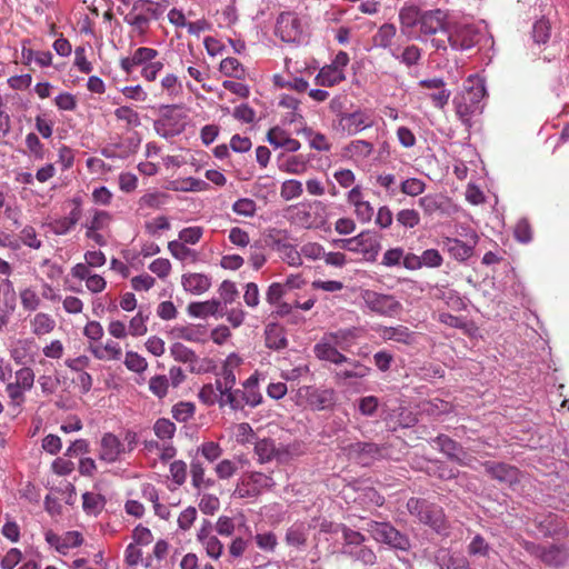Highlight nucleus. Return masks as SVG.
I'll use <instances>...</instances> for the list:
<instances>
[{
  "label": "nucleus",
  "instance_id": "f257e3e1",
  "mask_svg": "<svg viewBox=\"0 0 569 569\" xmlns=\"http://www.w3.org/2000/svg\"><path fill=\"white\" fill-rule=\"evenodd\" d=\"M485 94L483 81L477 76H469L463 83L462 90L453 98L456 116L465 127L470 128L472 126V117L481 112L480 102Z\"/></svg>",
  "mask_w": 569,
  "mask_h": 569
},
{
  "label": "nucleus",
  "instance_id": "f03ea898",
  "mask_svg": "<svg viewBox=\"0 0 569 569\" xmlns=\"http://www.w3.org/2000/svg\"><path fill=\"white\" fill-rule=\"evenodd\" d=\"M158 56L159 51L153 48L139 47L130 56L121 58L119 64L128 78L140 67L142 79L153 82L164 66L163 62L156 60Z\"/></svg>",
  "mask_w": 569,
  "mask_h": 569
},
{
  "label": "nucleus",
  "instance_id": "7ed1b4c3",
  "mask_svg": "<svg viewBox=\"0 0 569 569\" xmlns=\"http://www.w3.org/2000/svg\"><path fill=\"white\" fill-rule=\"evenodd\" d=\"M407 509L411 516L437 533L448 535L449 522L441 506L426 499L412 497L407 502Z\"/></svg>",
  "mask_w": 569,
  "mask_h": 569
},
{
  "label": "nucleus",
  "instance_id": "20e7f679",
  "mask_svg": "<svg viewBox=\"0 0 569 569\" xmlns=\"http://www.w3.org/2000/svg\"><path fill=\"white\" fill-rule=\"evenodd\" d=\"M276 486L271 475L260 471L243 472L233 490V496L239 499H254L264 490H270Z\"/></svg>",
  "mask_w": 569,
  "mask_h": 569
},
{
  "label": "nucleus",
  "instance_id": "39448f33",
  "mask_svg": "<svg viewBox=\"0 0 569 569\" xmlns=\"http://www.w3.org/2000/svg\"><path fill=\"white\" fill-rule=\"evenodd\" d=\"M366 530L371 535L372 539L379 543L388 545L400 551H409L411 548L409 537L400 532L390 522L370 520L367 523Z\"/></svg>",
  "mask_w": 569,
  "mask_h": 569
},
{
  "label": "nucleus",
  "instance_id": "423d86ee",
  "mask_svg": "<svg viewBox=\"0 0 569 569\" xmlns=\"http://www.w3.org/2000/svg\"><path fill=\"white\" fill-rule=\"evenodd\" d=\"M343 553L365 566H373L377 562L375 551L363 545L366 537L356 530L342 526Z\"/></svg>",
  "mask_w": 569,
  "mask_h": 569
},
{
  "label": "nucleus",
  "instance_id": "0eeeda50",
  "mask_svg": "<svg viewBox=\"0 0 569 569\" xmlns=\"http://www.w3.org/2000/svg\"><path fill=\"white\" fill-rule=\"evenodd\" d=\"M170 356L174 361L188 365L189 371L194 375L212 372L217 367L213 359L200 358L192 349L181 342L171 345Z\"/></svg>",
  "mask_w": 569,
  "mask_h": 569
},
{
  "label": "nucleus",
  "instance_id": "6e6552de",
  "mask_svg": "<svg viewBox=\"0 0 569 569\" xmlns=\"http://www.w3.org/2000/svg\"><path fill=\"white\" fill-rule=\"evenodd\" d=\"M361 299L371 312L382 317L393 318L402 310V305L392 295L366 289L361 291Z\"/></svg>",
  "mask_w": 569,
  "mask_h": 569
},
{
  "label": "nucleus",
  "instance_id": "1a4fd4ad",
  "mask_svg": "<svg viewBox=\"0 0 569 569\" xmlns=\"http://www.w3.org/2000/svg\"><path fill=\"white\" fill-rule=\"evenodd\" d=\"M337 121L338 128L348 136H356L375 124L372 111L361 108L351 112H340L337 116Z\"/></svg>",
  "mask_w": 569,
  "mask_h": 569
},
{
  "label": "nucleus",
  "instance_id": "9d476101",
  "mask_svg": "<svg viewBox=\"0 0 569 569\" xmlns=\"http://www.w3.org/2000/svg\"><path fill=\"white\" fill-rule=\"evenodd\" d=\"M478 31L472 26H463L455 33H447L446 39H432L431 44L436 50H447V43L455 50H467L478 42Z\"/></svg>",
  "mask_w": 569,
  "mask_h": 569
},
{
  "label": "nucleus",
  "instance_id": "9b49d317",
  "mask_svg": "<svg viewBox=\"0 0 569 569\" xmlns=\"http://www.w3.org/2000/svg\"><path fill=\"white\" fill-rule=\"evenodd\" d=\"M448 33V14L441 9L422 11L419 24V38H427L437 33Z\"/></svg>",
  "mask_w": 569,
  "mask_h": 569
},
{
  "label": "nucleus",
  "instance_id": "f8f14e48",
  "mask_svg": "<svg viewBox=\"0 0 569 569\" xmlns=\"http://www.w3.org/2000/svg\"><path fill=\"white\" fill-rule=\"evenodd\" d=\"M276 34L284 42H296L302 34V26L293 12H281L277 19Z\"/></svg>",
  "mask_w": 569,
  "mask_h": 569
},
{
  "label": "nucleus",
  "instance_id": "ddd939ff",
  "mask_svg": "<svg viewBox=\"0 0 569 569\" xmlns=\"http://www.w3.org/2000/svg\"><path fill=\"white\" fill-rule=\"evenodd\" d=\"M467 241H461L457 238H445L443 247L447 249L449 254L457 261H466L473 254L475 246L477 244L479 237L475 231L467 234Z\"/></svg>",
  "mask_w": 569,
  "mask_h": 569
},
{
  "label": "nucleus",
  "instance_id": "4468645a",
  "mask_svg": "<svg viewBox=\"0 0 569 569\" xmlns=\"http://www.w3.org/2000/svg\"><path fill=\"white\" fill-rule=\"evenodd\" d=\"M301 397H305L308 405L313 410H326L333 407L336 402V392L333 389H318L315 387H303L299 389Z\"/></svg>",
  "mask_w": 569,
  "mask_h": 569
},
{
  "label": "nucleus",
  "instance_id": "2eb2a0df",
  "mask_svg": "<svg viewBox=\"0 0 569 569\" xmlns=\"http://www.w3.org/2000/svg\"><path fill=\"white\" fill-rule=\"evenodd\" d=\"M433 441L437 443L439 450L449 459L460 466L471 467V462L475 458L469 456L457 441L446 435L438 436Z\"/></svg>",
  "mask_w": 569,
  "mask_h": 569
},
{
  "label": "nucleus",
  "instance_id": "dca6fc26",
  "mask_svg": "<svg viewBox=\"0 0 569 569\" xmlns=\"http://www.w3.org/2000/svg\"><path fill=\"white\" fill-rule=\"evenodd\" d=\"M238 528H244L246 535H238L232 537L231 541L227 546L228 561L233 563L244 556L249 547L251 546L252 531L246 525V520L242 517V522L238 525Z\"/></svg>",
  "mask_w": 569,
  "mask_h": 569
},
{
  "label": "nucleus",
  "instance_id": "f3484780",
  "mask_svg": "<svg viewBox=\"0 0 569 569\" xmlns=\"http://www.w3.org/2000/svg\"><path fill=\"white\" fill-rule=\"evenodd\" d=\"M487 475L499 482L513 485L519 481V470L503 462L485 461L482 463Z\"/></svg>",
  "mask_w": 569,
  "mask_h": 569
},
{
  "label": "nucleus",
  "instance_id": "a211bd4d",
  "mask_svg": "<svg viewBox=\"0 0 569 569\" xmlns=\"http://www.w3.org/2000/svg\"><path fill=\"white\" fill-rule=\"evenodd\" d=\"M124 452V446L113 433H104L100 441L99 459L108 463L116 462Z\"/></svg>",
  "mask_w": 569,
  "mask_h": 569
},
{
  "label": "nucleus",
  "instance_id": "6ab92c4d",
  "mask_svg": "<svg viewBox=\"0 0 569 569\" xmlns=\"http://www.w3.org/2000/svg\"><path fill=\"white\" fill-rule=\"evenodd\" d=\"M419 86L425 89H437L436 92L428 94L435 108L443 109L448 104L451 92L446 88V82L441 78L421 80Z\"/></svg>",
  "mask_w": 569,
  "mask_h": 569
},
{
  "label": "nucleus",
  "instance_id": "aec40b11",
  "mask_svg": "<svg viewBox=\"0 0 569 569\" xmlns=\"http://www.w3.org/2000/svg\"><path fill=\"white\" fill-rule=\"evenodd\" d=\"M357 253H362L367 261H376L381 243L378 237L371 231H363L358 234Z\"/></svg>",
  "mask_w": 569,
  "mask_h": 569
},
{
  "label": "nucleus",
  "instance_id": "412c9836",
  "mask_svg": "<svg viewBox=\"0 0 569 569\" xmlns=\"http://www.w3.org/2000/svg\"><path fill=\"white\" fill-rule=\"evenodd\" d=\"M267 140L274 148H282L288 152H296L301 148L297 139L291 138L290 133L278 126L269 129Z\"/></svg>",
  "mask_w": 569,
  "mask_h": 569
},
{
  "label": "nucleus",
  "instance_id": "4be33fe9",
  "mask_svg": "<svg viewBox=\"0 0 569 569\" xmlns=\"http://www.w3.org/2000/svg\"><path fill=\"white\" fill-rule=\"evenodd\" d=\"M313 352L319 360L329 361L337 366H342L343 361H347V357L325 336L315 345Z\"/></svg>",
  "mask_w": 569,
  "mask_h": 569
},
{
  "label": "nucleus",
  "instance_id": "5701e85b",
  "mask_svg": "<svg viewBox=\"0 0 569 569\" xmlns=\"http://www.w3.org/2000/svg\"><path fill=\"white\" fill-rule=\"evenodd\" d=\"M37 345L33 338L19 339L10 350V357L17 365L33 362L37 356Z\"/></svg>",
  "mask_w": 569,
  "mask_h": 569
},
{
  "label": "nucleus",
  "instance_id": "b1692460",
  "mask_svg": "<svg viewBox=\"0 0 569 569\" xmlns=\"http://www.w3.org/2000/svg\"><path fill=\"white\" fill-rule=\"evenodd\" d=\"M373 144L367 140L357 139L350 141L342 148L341 156L355 162L363 161L373 152Z\"/></svg>",
  "mask_w": 569,
  "mask_h": 569
},
{
  "label": "nucleus",
  "instance_id": "393cba45",
  "mask_svg": "<svg viewBox=\"0 0 569 569\" xmlns=\"http://www.w3.org/2000/svg\"><path fill=\"white\" fill-rule=\"evenodd\" d=\"M345 367H339L335 371V378L337 380H350V379H362L370 372V368L365 366L358 360L350 359L347 357V361H343Z\"/></svg>",
  "mask_w": 569,
  "mask_h": 569
},
{
  "label": "nucleus",
  "instance_id": "a878e982",
  "mask_svg": "<svg viewBox=\"0 0 569 569\" xmlns=\"http://www.w3.org/2000/svg\"><path fill=\"white\" fill-rule=\"evenodd\" d=\"M74 208L69 212L67 217L54 219L50 223L52 232L57 236H63L70 232L76 224L79 222L82 216L80 201L74 200Z\"/></svg>",
  "mask_w": 569,
  "mask_h": 569
},
{
  "label": "nucleus",
  "instance_id": "bb28decb",
  "mask_svg": "<svg viewBox=\"0 0 569 569\" xmlns=\"http://www.w3.org/2000/svg\"><path fill=\"white\" fill-rule=\"evenodd\" d=\"M181 284L192 295H202L211 287V279L204 273L189 272L182 274Z\"/></svg>",
  "mask_w": 569,
  "mask_h": 569
},
{
  "label": "nucleus",
  "instance_id": "cd10ccee",
  "mask_svg": "<svg viewBox=\"0 0 569 569\" xmlns=\"http://www.w3.org/2000/svg\"><path fill=\"white\" fill-rule=\"evenodd\" d=\"M89 351L96 359L102 361H118L122 357L120 345L112 340H107L106 343L90 345Z\"/></svg>",
  "mask_w": 569,
  "mask_h": 569
},
{
  "label": "nucleus",
  "instance_id": "c85d7f7f",
  "mask_svg": "<svg viewBox=\"0 0 569 569\" xmlns=\"http://www.w3.org/2000/svg\"><path fill=\"white\" fill-rule=\"evenodd\" d=\"M29 323L31 333L38 338L50 335L57 326L53 317L42 311L34 313L30 318Z\"/></svg>",
  "mask_w": 569,
  "mask_h": 569
},
{
  "label": "nucleus",
  "instance_id": "c756f323",
  "mask_svg": "<svg viewBox=\"0 0 569 569\" xmlns=\"http://www.w3.org/2000/svg\"><path fill=\"white\" fill-rule=\"evenodd\" d=\"M310 526L305 522H295L291 525L284 536V541L289 547L305 548L308 542Z\"/></svg>",
  "mask_w": 569,
  "mask_h": 569
},
{
  "label": "nucleus",
  "instance_id": "7c9ffc66",
  "mask_svg": "<svg viewBox=\"0 0 569 569\" xmlns=\"http://www.w3.org/2000/svg\"><path fill=\"white\" fill-rule=\"evenodd\" d=\"M187 310L190 316L197 318H207L209 316L222 317L221 301L217 299L191 302L189 303Z\"/></svg>",
  "mask_w": 569,
  "mask_h": 569
},
{
  "label": "nucleus",
  "instance_id": "2f4dec72",
  "mask_svg": "<svg viewBox=\"0 0 569 569\" xmlns=\"http://www.w3.org/2000/svg\"><path fill=\"white\" fill-rule=\"evenodd\" d=\"M379 332L383 340H392L403 345H412L416 339V333L408 327L401 325L396 327H382Z\"/></svg>",
  "mask_w": 569,
  "mask_h": 569
},
{
  "label": "nucleus",
  "instance_id": "473e14b6",
  "mask_svg": "<svg viewBox=\"0 0 569 569\" xmlns=\"http://www.w3.org/2000/svg\"><path fill=\"white\" fill-rule=\"evenodd\" d=\"M266 347L273 350L284 349L288 345L286 330L278 323H269L264 329Z\"/></svg>",
  "mask_w": 569,
  "mask_h": 569
},
{
  "label": "nucleus",
  "instance_id": "72a5a7b5",
  "mask_svg": "<svg viewBox=\"0 0 569 569\" xmlns=\"http://www.w3.org/2000/svg\"><path fill=\"white\" fill-rule=\"evenodd\" d=\"M422 11L417 6H406L399 11V22L402 33L410 34L415 27H419Z\"/></svg>",
  "mask_w": 569,
  "mask_h": 569
},
{
  "label": "nucleus",
  "instance_id": "f704fd0d",
  "mask_svg": "<svg viewBox=\"0 0 569 569\" xmlns=\"http://www.w3.org/2000/svg\"><path fill=\"white\" fill-rule=\"evenodd\" d=\"M278 168L289 174H302L307 171L308 164L302 156L283 157L281 154L278 158Z\"/></svg>",
  "mask_w": 569,
  "mask_h": 569
},
{
  "label": "nucleus",
  "instance_id": "c9c22d12",
  "mask_svg": "<svg viewBox=\"0 0 569 569\" xmlns=\"http://www.w3.org/2000/svg\"><path fill=\"white\" fill-rule=\"evenodd\" d=\"M132 9L148 18V20H158L166 11V6L152 0H136Z\"/></svg>",
  "mask_w": 569,
  "mask_h": 569
},
{
  "label": "nucleus",
  "instance_id": "e433bc0d",
  "mask_svg": "<svg viewBox=\"0 0 569 569\" xmlns=\"http://www.w3.org/2000/svg\"><path fill=\"white\" fill-rule=\"evenodd\" d=\"M254 452L260 463L269 462L280 456V449L276 447L274 440L269 438L256 440Z\"/></svg>",
  "mask_w": 569,
  "mask_h": 569
},
{
  "label": "nucleus",
  "instance_id": "4c0bfd02",
  "mask_svg": "<svg viewBox=\"0 0 569 569\" xmlns=\"http://www.w3.org/2000/svg\"><path fill=\"white\" fill-rule=\"evenodd\" d=\"M325 337L336 347L348 350L358 338V330L356 328L339 329L335 332L326 333Z\"/></svg>",
  "mask_w": 569,
  "mask_h": 569
},
{
  "label": "nucleus",
  "instance_id": "58836bf2",
  "mask_svg": "<svg viewBox=\"0 0 569 569\" xmlns=\"http://www.w3.org/2000/svg\"><path fill=\"white\" fill-rule=\"evenodd\" d=\"M568 559V552L566 548L561 546L551 545L543 547L540 560L550 567H560L565 565Z\"/></svg>",
  "mask_w": 569,
  "mask_h": 569
},
{
  "label": "nucleus",
  "instance_id": "ea45409f",
  "mask_svg": "<svg viewBox=\"0 0 569 569\" xmlns=\"http://www.w3.org/2000/svg\"><path fill=\"white\" fill-rule=\"evenodd\" d=\"M397 36V28L393 23H383L375 33L372 40L375 46L388 49L391 53L393 40Z\"/></svg>",
  "mask_w": 569,
  "mask_h": 569
},
{
  "label": "nucleus",
  "instance_id": "a19ab883",
  "mask_svg": "<svg viewBox=\"0 0 569 569\" xmlns=\"http://www.w3.org/2000/svg\"><path fill=\"white\" fill-rule=\"evenodd\" d=\"M241 358L236 353H231L224 360L221 370L217 373L223 380L224 387H234L237 382V378L234 375V369H237L241 365Z\"/></svg>",
  "mask_w": 569,
  "mask_h": 569
},
{
  "label": "nucleus",
  "instance_id": "79ce46f5",
  "mask_svg": "<svg viewBox=\"0 0 569 569\" xmlns=\"http://www.w3.org/2000/svg\"><path fill=\"white\" fill-rule=\"evenodd\" d=\"M346 79L345 71L338 70L332 66H326L320 69L316 77V83L321 87H333Z\"/></svg>",
  "mask_w": 569,
  "mask_h": 569
},
{
  "label": "nucleus",
  "instance_id": "37998d69",
  "mask_svg": "<svg viewBox=\"0 0 569 569\" xmlns=\"http://www.w3.org/2000/svg\"><path fill=\"white\" fill-rule=\"evenodd\" d=\"M191 483L197 490L208 489L214 486V480L206 478V470L199 460H192L190 465Z\"/></svg>",
  "mask_w": 569,
  "mask_h": 569
},
{
  "label": "nucleus",
  "instance_id": "c03bdc74",
  "mask_svg": "<svg viewBox=\"0 0 569 569\" xmlns=\"http://www.w3.org/2000/svg\"><path fill=\"white\" fill-rule=\"evenodd\" d=\"M243 390L234 389V387H224V393H222V397H220L219 407H229L232 410L243 409Z\"/></svg>",
  "mask_w": 569,
  "mask_h": 569
},
{
  "label": "nucleus",
  "instance_id": "a18cd8bd",
  "mask_svg": "<svg viewBox=\"0 0 569 569\" xmlns=\"http://www.w3.org/2000/svg\"><path fill=\"white\" fill-rule=\"evenodd\" d=\"M124 22L132 28V33L137 37L144 38L150 29V20L147 17L137 13L133 9L124 17Z\"/></svg>",
  "mask_w": 569,
  "mask_h": 569
},
{
  "label": "nucleus",
  "instance_id": "49530a36",
  "mask_svg": "<svg viewBox=\"0 0 569 569\" xmlns=\"http://www.w3.org/2000/svg\"><path fill=\"white\" fill-rule=\"evenodd\" d=\"M391 56L410 68L419 63L422 50L416 44H409L401 52L398 49L391 50Z\"/></svg>",
  "mask_w": 569,
  "mask_h": 569
},
{
  "label": "nucleus",
  "instance_id": "de8ad7c7",
  "mask_svg": "<svg viewBox=\"0 0 569 569\" xmlns=\"http://www.w3.org/2000/svg\"><path fill=\"white\" fill-rule=\"evenodd\" d=\"M350 455L362 459L365 457L377 458L382 453V447L373 442H356L351 443L348 448Z\"/></svg>",
  "mask_w": 569,
  "mask_h": 569
},
{
  "label": "nucleus",
  "instance_id": "09e8293b",
  "mask_svg": "<svg viewBox=\"0 0 569 569\" xmlns=\"http://www.w3.org/2000/svg\"><path fill=\"white\" fill-rule=\"evenodd\" d=\"M176 336L186 341L203 343L206 342V329L202 326H183L176 329Z\"/></svg>",
  "mask_w": 569,
  "mask_h": 569
},
{
  "label": "nucleus",
  "instance_id": "8fccbe9b",
  "mask_svg": "<svg viewBox=\"0 0 569 569\" xmlns=\"http://www.w3.org/2000/svg\"><path fill=\"white\" fill-rule=\"evenodd\" d=\"M114 117L118 121L124 122L128 129L137 128L141 124L139 113L129 106H121L114 110Z\"/></svg>",
  "mask_w": 569,
  "mask_h": 569
},
{
  "label": "nucleus",
  "instance_id": "3c124183",
  "mask_svg": "<svg viewBox=\"0 0 569 569\" xmlns=\"http://www.w3.org/2000/svg\"><path fill=\"white\" fill-rule=\"evenodd\" d=\"M172 189L176 191H184V192H197L204 191L209 188V184L201 179L189 177L182 180L173 181Z\"/></svg>",
  "mask_w": 569,
  "mask_h": 569
},
{
  "label": "nucleus",
  "instance_id": "603ef678",
  "mask_svg": "<svg viewBox=\"0 0 569 569\" xmlns=\"http://www.w3.org/2000/svg\"><path fill=\"white\" fill-rule=\"evenodd\" d=\"M302 133L309 139V146L311 149L323 152L331 149V143L323 133L316 132L311 128H305Z\"/></svg>",
  "mask_w": 569,
  "mask_h": 569
},
{
  "label": "nucleus",
  "instance_id": "864d4df0",
  "mask_svg": "<svg viewBox=\"0 0 569 569\" xmlns=\"http://www.w3.org/2000/svg\"><path fill=\"white\" fill-rule=\"evenodd\" d=\"M123 363L129 371L138 375L143 373L148 369L147 359L132 350L126 352Z\"/></svg>",
  "mask_w": 569,
  "mask_h": 569
},
{
  "label": "nucleus",
  "instance_id": "5fc2aeb1",
  "mask_svg": "<svg viewBox=\"0 0 569 569\" xmlns=\"http://www.w3.org/2000/svg\"><path fill=\"white\" fill-rule=\"evenodd\" d=\"M160 87L169 98H176L182 92V84L174 73H166L160 80Z\"/></svg>",
  "mask_w": 569,
  "mask_h": 569
},
{
  "label": "nucleus",
  "instance_id": "6e6d98bb",
  "mask_svg": "<svg viewBox=\"0 0 569 569\" xmlns=\"http://www.w3.org/2000/svg\"><path fill=\"white\" fill-rule=\"evenodd\" d=\"M220 71L231 78L242 79L244 77V68L237 58L228 57L220 62Z\"/></svg>",
  "mask_w": 569,
  "mask_h": 569
},
{
  "label": "nucleus",
  "instance_id": "4d7b16f0",
  "mask_svg": "<svg viewBox=\"0 0 569 569\" xmlns=\"http://www.w3.org/2000/svg\"><path fill=\"white\" fill-rule=\"evenodd\" d=\"M396 221L406 229H413L420 224V213L416 209H401L396 214Z\"/></svg>",
  "mask_w": 569,
  "mask_h": 569
},
{
  "label": "nucleus",
  "instance_id": "13d9d810",
  "mask_svg": "<svg viewBox=\"0 0 569 569\" xmlns=\"http://www.w3.org/2000/svg\"><path fill=\"white\" fill-rule=\"evenodd\" d=\"M149 320V315L143 313L141 310L131 318L128 326V332L132 337H141L148 332L147 322Z\"/></svg>",
  "mask_w": 569,
  "mask_h": 569
},
{
  "label": "nucleus",
  "instance_id": "bf43d9fd",
  "mask_svg": "<svg viewBox=\"0 0 569 569\" xmlns=\"http://www.w3.org/2000/svg\"><path fill=\"white\" fill-rule=\"evenodd\" d=\"M200 546L204 550L206 555L214 561L219 560L224 551V546L217 535H212L210 538L201 542Z\"/></svg>",
  "mask_w": 569,
  "mask_h": 569
},
{
  "label": "nucleus",
  "instance_id": "052dcab7",
  "mask_svg": "<svg viewBox=\"0 0 569 569\" xmlns=\"http://www.w3.org/2000/svg\"><path fill=\"white\" fill-rule=\"evenodd\" d=\"M379 399L376 396H366L357 400V408L363 417H375L379 408Z\"/></svg>",
  "mask_w": 569,
  "mask_h": 569
},
{
  "label": "nucleus",
  "instance_id": "680f3d73",
  "mask_svg": "<svg viewBox=\"0 0 569 569\" xmlns=\"http://www.w3.org/2000/svg\"><path fill=\"white\" fill-rule=\"evenodd\" d=\"M20 302L26 311H36L41 305L40 296L32 288H24L19 293Z\"/></svg>",
  "mask_w": 569,
  "mask_h": 569
},
{
  "label": "nucleus",
  "instance_id": "e2e57ef3",
  "mask_svg": "<svg viewBox=\"0 0 569 569\" xmlns=\"http://www.w3.org/2000/svg\"><path fill=\"white\" fill-rule=\"evenodd\" d=\"M426 182L418 178H408L400 183V191L409 197H417L425 192Z\"/></svg>",
  "mask_w": 569,
  "mask_h": 569
},
{
  "label": "nucleus",
  "instance_id": "0e129e2a",
  "mask_svg": "<svg viewBox=\"0 0 569 569\" xmlns=\"http://www.w3.org/2000/svg\"><path fill=\"white\" fill-rule=\"evenodd\" d=\"M112 220L109 212L103 210H96L93 217L84 223V228L89 230H103L108 228Z\"/></svg>",
  "mask_w": 569,
  "mask_h": 569
},
{
  "label": "nucleus",
  "instance_id": "69168bd1",
  "mask_svg": "<svg viewBox=\"0 0 569 569\" xmlns=\"http://www.w3.org/2000/svg\"><path fill=\"white\" fill-rule=\"evenodd\" d=\"M176 425L166 418H160L153 426L156 436L161 440H168L173 438L176 433Z\"/></svg>",
  "mask_w": 569,
  "mask_h": 569
},
{
  "label": "nucleus",
  "instance_id": "338daca9",
  "mask_svg": "<svg viewBox=\"0 0 569 569\" xmlns=\"http://www.w3.org/2000/svg\"><path fill=\"white\" fill-rule=\"evenodd\" d=\"M303 192L302 183L298 180H286L280 190V194L284 200H292L299 198Z\"/></svg>",
  "mask_w": 569,
  "mask_h": 569
},
{
  "label": "nucleus",
  "instance_id": "774afa93",
  "mask_svg": "<svg viewBox=\"0 0 569 569\" xmlns=\"http://www.w3.org/2000/svg\"><path fill=\"white\" fill-rule=\"evenodd\" d=\"M194 412L196 406L192 402L181 401L172 408V417L179 422H187L193 417Z\"/></svg>",
  "mask_w": 569,
  "mask_h": 569
}]
</instances>
